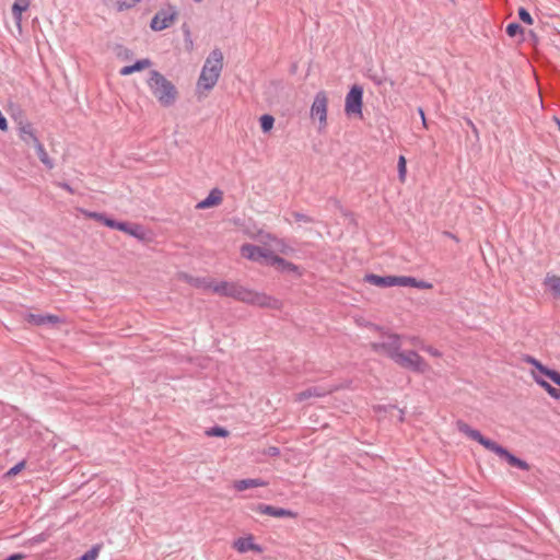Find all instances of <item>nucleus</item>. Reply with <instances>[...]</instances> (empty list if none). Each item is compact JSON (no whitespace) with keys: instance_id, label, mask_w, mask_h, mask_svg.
I'll return each instance as SVG.
<instances>
[{"instance_id":"32","label":"nucleus","mask_w":560,"mask_h":560,"mask_svg":"<svg viewBox=\"0 0 560 560\" xmlns=\"http://www.w3.org/2000/svg\"><path fill=\"white\" fill-rule=\"evenodd\" d=\"M208 436H218V438H226L229 435V431L223 427H212L206 431Z\"/></svg>"},{"instance_id":"1","label":"nucleus","mask_w":560,"mask_h":560,"mask_svg":"<svg viewBox=\"0 0 560 560\" xmlns=\"http://www.w3.org/2000/svg\"><path fill=\"white\" fill-rule=\"evenodd\" d=\"M223 68V54L220 49H213L207 57L201 69L197 89L198 91H210L217 84Z\"/></svg>"},{"instance_id":"7","label":"nucleus","mask_w":560,"mask_h":560,"mask_svg":"<svg viewBox=\"0 0 560 560\" xmlns=\"http://www.w3.org/2000/svg\"><path fill=\"white\" fill-rule=\"evenodd\" d=\"M241 254L244 258H247L252 261H265L267 265L271 264V257H273V253L254 244H244L241 247Z\"/></svg>"},{"instance_id":"50","label":"nucleus","mask_w":560,"mask_h":560,"mask_svg":"<svg viewBox=\"0 0 560 560\" xmlns=\"http://www.w3.org/2000/svg\"><path fill=\"white\" fill-rule=\"evenodd\" d=\"M539 385H541L546 390H548V386H551L548 382L546 381H537Z\"/></svg>"},{"instance_id":"37","label":"nucleus","mask_w":560,"mask_h":560,"mask_svg":"<svg viewBox=\"0 0 560 560\" xmlns=\"http://www.w3.org/2000/svg\"><path fill=\"white\" fill-rule=\"evenodd\" d=\"M407 174V167H406V159L404 155H400L398 159V177L400 182H405Z\"/></svg>"},{"instance_id":"22","label":"nucleus","mask_w":560,"mask_h":560,"mask_svg":"<svg viewBox=\"0 0 560 560\" xmlns=\"http://www.w3.org/2000/svg\"><path fill=\"white\" fill-rule=\"evenodd\" d=\"M267 485L268 483L266 481H264L262 479H259V478H255V479L248 478V479L236 480L234 482V488L237 491H244V490H247L249 488L265 487Z\"/></svg>"},{"instance_id":"17","label":"nucleus","mask_w":560,"mask_h":560,"mask_svg":"<svg viewBox=\"0 0 560 560\" xmlns=\"http://www.w3.org/2000/svg\"><path fill=\"white\" fill-rule=\"evenodd\" d=\"M364 281L380 288L395 287L396 282L395 276H378L375 273L365 275Z\"/></svg>"},{"instance_id":"38","label":"nucleus","mask_w":560,"mask_h":560,"mask_svg":"<svg viewBox=\"0 0 560 560\" xmlns=\"http://www.w3.org/2000/svg\"><path fill=\"white\" fill-rule=\"evenodd\" d=\"M518 18L521 21H523L525 24L532 25L534 23L532 15L525 8L518 9Z\"/></svg>"},{"instance_id":"36","label":"nucleus","mask_w":560,"mask_h":560,"mask_svg":"<svg viewBox=\"0 0 560 560\" xmlns=\"http://www.w3.org/2000/svg\"><path fill=\"white\" fill-rule=\"evenodd\" d=\"M368 78L377 86L383 85L386 82V77L383 73L369 72Z\"/></svg>"},{"instance_id":"39","label":"nucleus","mask_w":560,"mask_h":560,"mask_svg":"<svg viewBox=\"0 0 560 560\" xmlns=\"http://www.w3.org/2000/svg\"><path fill=\"white\" fill-rule=\"evenodd\" d=\"M292 215L295 219V221H298V222H303V223H314L315 222L314 218L306 215L304 213L298 212V211L293 212Z\"/></svg>"},{"instance_id":"27","label":"nucleus","mask_w":560,"mask_h":560,"mask_svg":"<svg viewBox=\"0 0 560 560\" xmlns=\"http://www.w3.org/2000/svg\"><path fill=\"white\" fill-rule=\"evenodd\" d=\"M232 288H233V282H229V281L214 282L212 292H214L221 296L229 298V292L231 291Z\"/></svg>"},{"instance_id":"42","label":"nucleus","mask_w":560,"mask_h":560,"mask_svg":"<svg viewBox=\"0 0 560 560\" xmlns=\"http://www.w3.org/2000/svg\"><path fill=\"white\" fill-rule=\"evenodd\" d=\"M264 454L270 457L280 455V450L277 446H269L264 451Z\"/></svg>"},{"instance_id":"46","label":"nucleus","mask_w":560,"mask_h":560,"mask_svg":"<svg viewBox=\"0 0 560 560\" xmlns=\"http://www.w3.org/2000/svg\"><path fill=\"white\" fill-rule=\"evenodd\" d=\"M25 558V555L23 553H13L4 558L3 560H23Z\"/></svg>"},{"instance_id":"49","label":"nucleus","mask_w":560,"mask_h":560,"mask_svg":"<svg viewBox=\"0 0 560 560\" xmlns=\"http://www.w3.org/2000/svg\"><path fill=\"white\" fill-rule=\"evenodd\" d=\"M467 124H468V127H470L475 133H478V130H477L475 124L470 119H467Z\"/></svg>"},{"instance_id":"3","label":"nucleus","mask_w":560,"mask_h":560,"mask_svg":"<svg viewBox=\"0 0 560 560\" xmlns=\"http://www.w3.org/2000/svg\"><path fill=\"white\" fill-rule=\"evenodd\" d=\"M148 86L162 106L173 105L177 97L175 85L158 70H151L148 78Z\"/></svg>"},{"instance_id":"18","label":"nucleus","mask_w":560,"mask_h":560,"mask_svg":"<svg viewBox=\"0 0 560 560\" xmlns=\"http://www.w3.org/2000/svg\"><path fill=\"white\" fill-rule=\"evenodd\" d=\"M26 320L30 324L36 325V326H43V325H56L61 322V319L56 315H44V314H28L26 316Z\"/></svg>"},{"instance_id":"29","label":"nucleus","mask_w":560,"mask_h":560,"mask_svg":"<svg viewBox=\"0 0 560 560\" xmlns=\"http://www.w3.org/2000/svg\"><path fill=\"white\" fill-rule=\"evenodd\" d=\"M395 287H412L415 288L416 278L409 276H395Z\"/></svg>"},{"instance_id":"16","label":"nucleus","mask_w":560,"mask_h":560,"mask_svg":"<svg viewBox=\"0 0 560 560\" xmlns=\"http://www.w3.org/2000/svg\"><path fill=\"white\" fill-rule=\"evenodd\" d=\"M233 547L241 553H245L247 551H262L261 547L254 542V538L252 535L236 539L233 542Z\"/></svg>"},{"instance_id":"44","label":"nucleus","mask_w":560,"mask_h":560,"mask_svg":"<svg viewBox=\"0 0 560 560\" xmlns=\"http://www.w3.org/2000/svg\"><path fill=\"white\" fill-rule=\"evenodd\" d=\"M432 283L430 282H427L424 280H418L416 279V284H415V288L417 289H432Z\"/></svg>"},{"instance_id":"48","label":"nucleus","mask_w":560,"mask_h":560,"mask_svg":"<svg viewBox=\"0 0 560 560\" xmlns=\"http://www.w3.org/2000/svg\"><path fill=\"white\" fill-rule=\"evenodd\" d=\"M60 187H62L63 189H66V190H67V191H69L70 194H72V192H73L72 188H71V187H70V185H69V184H67V183H61V184H60Z\"/></svg>"},{"instance_id":"2","label":"nucleus","mask_w":560,"mask_h":560,"mask_svg":"<svg viewBox=\"0 0 560 560\" xmlns=\"http://www.w3.org/2000/svg\"><path fill=\"white\" fill-rule=\"evenodd\" d=\"M229 298L260 307H268L272 310H279L281 307V302L278 299L266 293L249 290L237 282H233V288L229 292Z\"/></svg>"},{"instance_id":"4","label":"nucleus","mask_w":560,"mask_h":560,"mask_svg":"<svg viewBox=\"0 0 560 560\" xmlns=\"http://www.w3.org/2000/svg\"><path fill=\"white\" fill-rule=\"evenodd\" d=\"M394 362L404 369L417 373H424L429 368L424 359L413 350L407 352L400 351Z\"/></svg>"},{"instance_id":"5","label":"nucleus","mask_w":560,"mask_h":560,"mask_svg":"<svg viewBox=\"0 0 560 560\" xmlns=\"http://www.w3.org/2000/svg\"><path fill=\"white\" fill-rule=\"evenodd\" d=\"M371 348L375 352H383L388 358H390L393 361L397 358V355L400 353L401 349V341L400 336L397 334H390L387 336V339L381 342H372Z\"/></svg>"},{"instance_id":"41","label":"nucleus","mask_w":560,"mask_h":560,"mask_svg":"<svg viewBox=\"0 0 560 560\" xmlns=\"http://www.w3.org/2000/svg\"><path fill=\"white\" fill-rule=\"evenodd\" d=\"M546 376L549 377L555 384L560 386V373L558 371L550 369Z\"/></svg>"},{"instance_id":"19","label":"nucleus","mask_w":560,"mask_h":560,"mask_svg":"<svg viewBox=\"0 0 560 560\" xmlns=\"http://www.w3.org/2000/svg\"><path fill=\"white\" fill-rule=\"evenodd\" d=\"M222 201V191L218 188H214L210 191L208 197L203 200L199 201L196 206L197 209H208L214 206L220 205Z\"/></svg>"},{"instance_id":"30","label":"nucleus","mask_w":560,"mask_h":560,"mask_svg":"<svg viewBox=\"0 0 560 560\" xmlns=\"http://www.w3.org/2000/svg\"><path fill=\"white\" fill-rule=\"evenodd\" d=\"M524 362L535 366L540 373H542L544 375H547V373L550 371V369H548L547 366H545L540 361H538L537 359H535L534 357H530V355H526L524 358Z\"/></svg>"},{"instance_id":"33","label":"nucleus","mask_w":560,"mask_h":560,"mask_svg":"<svg viewBox=\"0 0 560 560\" xmlns=\"http://www.w3.org/2000/svg\"><path fill=\"white\" fill-rule=\"evenodd\" d=\"M506 34L510 36V37H515L517 35H523L524 33V30L523 27L516 23V22H513V23H510L508 26H506Z\"/></svg>"},{"instance_id":"40","label":"nucleus","mask_w":560,"mask_h":560,"mask_svg":"<svg viewBox=\"0 0 560 560\" xmlns=\"http://www.w3.org/2000/svg\"><path fill=\"white\" fill-rule=\"evenodd\" d=\"M25 466V462L22 460L20 463H18L16 465H14L13 467H11L8 471H7V476L11 477V476H15L18 475Z\"/></svg>"},{"instance_id":"14","label":"nucleus","mask_w":560,"mask_h":560,"mask_svg":"<svg viewBox=\"0 0 560 560\" xmlns=\"http://www.w3.org/2000/svg\"><path fill=\"white\" fill-rule=\"evenodd\" d=\"M112 229L125 232L138 240H143L145 236L144 230L140 224H130L128 222L114 221L110 222Z\"/></svg>"},{"instance_id":"35","label":"nucleus","mask_w":560,"mask_h":560,"mask_svg":"<svg viewBox=\"0 0 560 560\" xmlns=\"http://www.w3.org/2000/svg\"><path fill=\"white\" fill-rule=\"evenodd\" d=\"M100 551H101V546L95 545L90 550H88L85 553H83L80 557V560H96Z\"/></svg>"},{"instance_id":"21","label":"nucleus","mask_w":560,"mask_h":560,"mask_svg":"<svg viewBox=\"0 0 560 560\" xmlns=\"http://www.w3.org/2000/svg\"><path fill=\"white\" fill-rule=\"evenodd\" d=\"M31 0H15L12 5V15L15 24L21 27L22 13L30 8Z\"/></svg>"},{"instance_id":"13","label":"nucleus","mask_w":560,"mask_h":560,"mask_svg":"<svg viewBox=\"0 0 560 560\" xmlns=\"http://www.w3.org/2000/svg\"><path fill=\"white\" fill-rule=\"evenodd\" d=\"M338 389V386H312L296 394L295 400L303 401L312 397H325Z\"/></svg>"},{"instance_id":"51","label":"nucleus","mask_w":560,"mask_h":560,"mask_svg":"<svg viewBox=\"0 0 560 560\" xmlns=\"http://www.w3.org/2000/svg\"><path fill=\"white\" fill-rule=\"evenodd\" d=\"M555 121H556V124H557V126H558V128H559V130H560V119H559V118H557V117H555Z\"/></svg>"},{"instance_id":"23","label":"nucleus","mask_w":560,"mask_h":560,"mask_svg":"<svg viewBox=\"0 0 560 560\" xmlns=\"http://www.w3.org/2000/svg\"><path fill=\"white\" fill-rule=\"evenodd\" d=\"M152 65L151 60L148 58L137 60L133 65L125 66L120 69L119 73L121 75H129L133 72L141 71L143 69L149 68Z\"/></svg>"},{"instance_id":"45","label":"nucleus","mask_w":560,"mask_h":560,"mask_svg":"<svg viewBox=\"0 0 560 560\" xmlns=\"http://www.w3.org/2000/svg\"><path fill=\"white\" fill-rule=\"evenodd\" d=\"M547 393H548L551 397H553V398H556V399H560V392H559L557 388H555L553 386H548V390H547Z\"/></svg>"},{"instance_id":"25","label":"nucleus","mask_w":560,"mask_h":560,"mask_svg":"<svg viewBox=\"0 0 560 560\" xmlns=\"http://www.w3.org/2000/svg\"><path fill=\"white\" fill-rule=\"evenodd\" d=\"M81 212L83 213V215L85 218H90V219H93L102 224H104L105 226H108L112 229V224L110 222H114L115 220L114 219H110L108 218L105 213L103 212H95V211H90V210H81Z\"/></svg>"},{"instance_id":"28","label":"nucleus","mask_w":560,"mask_h":560,"mask_svg":"<svg viewBox=\"0 0 560 560\" xmlns=\"http://www.w3.org/2000/svg\"><path fill=\"white\" fill-rule=\"evenodd\" d=\"M546 285L555 295L560 296V277L551 276L546 278Z\"/></svg>"},{"instance_id":"9","label":"nucleus","mask_w":560,"mask_h":560,"mask_svg":"<svg viewBox=\"0 0 560 560\" xmlns=\"http://www.w3.org/2000/svg\"><path fill=\"white\" fill-rule=\"evenodd\" d=\"M177 16V11L170 7L166 10L159 11L151 20L150 26L153 31H163L171 26Z\"/></svg>"},{"instance_id":"34","label":"nucleus","mask_w":560,"mask_h":560,"mask_svg":"<svg viewBox=\"0 0 560 560\" xmlns=\"http://www.w3.org/2000/svg\"><path fill=\"white\" fill-rule=\"evenodd\" d=\"M139 2H141V0H116V7L118 11H125L133 8Z\"/></svg>"},{"instance_id":"6","label":"nucleus","mask_w":560,"mask_h":560,"mask_svg":"<svg viewBox=\"0 0 560 560\" xmlns=\"http://www.w3.org/2000/svg\"><path fill=\"white\" fill-rule=\"evenodd\" d=\"M363 89L360 85H353L346 95L345 112L348 116H362Z\"/></svg>"},{"instance_id":"24","label":"nucleus","mask_w":560,"mask_h":560,"mask_svg":"<svg viewBox=\"0 0 560 560\" xmlns=\"http://www.w3.org/2000/svg\"><path fill=\"white\" fill-rule=\"evenodd\" d=\"M271 266H277L280 270L282 271H288V272H298L299 268L298 266H295L294 264L285 260L284 258L278 256V255H273V257H271Z\"/></svg>"},{"instance_id":"53","label":"nucleus","mask_w":560,"mask_h":560,"mask_svg":"<svg viewBox=\"0 0 560 560\" xmlns=\"http://www.w3.org/2000/svg\"><path fill=\"white\" fill-rule=\"evenodd\" d=\"M196 3H200L202 0H194Z\"/></svg>"},{"instance_id":"31","label":"nucleus","mask_w":560,"mask_h":560,"mask_svg":"<svg viewBox=\"0 0 560 560\" xmlns=\"http://www.w3.org/2000/svg\"><path fill=\"white\" fill-rule=\"evenodd\" d=\"M260 128L264 132H269L272 127H273V124H275V118L273 116L269 115V114H265L260 117Z\"/></svg>"},{"instance_id":"26","label":"nucleus","mask_w":560,"mask_h":560,"mask_svg":"<svg viewBox=\"0 0 560 560\" xmlns=\"http://www.w3.org/2000/svg\"><path fill=\"white\" fill-rule=\"evenodd\" d=\"M35 150H36V153L38 155V159L40 160V162L49 170L54 168V162L48 156L44 145L42 144V142H38L36 145H35Z\"/></svg>"},{"instance_id":"43","label":"nucleus","mask_w":560,"mask_h":560,"mask_svg":"<svg viewBox=\"0 0 560 560\" xmlns=\"http://www.w3.org/2000/svg\"><path fill=\"white\" fill-rule=\"evenodd\" d=\"M421 349L423 351L428 352L429 354H431L432 357L439 358L442 355V353L438 349L433 348L432 346L422 347Z\"/></svg>"},{"instance_id":"20","label":"nucleus","mask_w":560,"mask_h":560,"mask_svg":"<svg viewBox=\"0 0 560 560\" xmlns=\"http://www.w3.org/2000/svg\"><path fill=\"white\" fill-rule=\"evenodd\" d=\"M183 278L188 282L191 287L202 290H213L214 281L210 278H201V277H192L189 275H184Z\"/></svg>"},{"instance_id":"47","label":"nucleus","mask_w":560,"mask_h":560,"mask_svg":"<svg viewBox=\"0 0 560 560\" xmlns=\"http://www.w3.org/2000/svg\"><path fill=\"white\" fill-rule=\"evenodd\" d=\"M418 113L420 115V119L422 120L423 127L427 128L428 125H427V119H425L424 110L421 107H419L418 108Z\"/></svg>"},{"instance_id":"11","label":"nucleus","mask_w":560,"mask_h":560,"mask_svg":"<svg viewBox=\"0 0 560 560\" xmlns=\"http://www.w3.org/2000/svg\"><path fill=\"white\" fill-rule=\"evenodd\" d=\"M457 427H458V430L464 433L465 435H467L468 438H470L471 440L478 442L479 444H481L482 446H485L488 451L492 452L494 450V447L498 445L497 442L488 439V438H485L480 431L476 430V429H472L471 427H469L467 423L463 422V421H459L457 423Z\"/></svg>"},{"instance_id":"8","label":"nucleus","mask_w":560,"mask_h":560,"mask_svg":"<svg viewBox=\"0 0 560 560\" xmlns=\"http://www.w3.org/2000/svg\"><path fill=\"white\" fill-rule=\"evenodd\" d=\"M327 105L328 98L326 93L324 91L316 93L311 106V116L318 119L322 126H325L327 122Z\"/></svg>"},{"instance_id":"12","label":"nucleus","mask_w":560,"mask_h":560,"mask_svg":"<svg viewBox=\"0 0 560 560\" xmlns=\"http://www.w3.org/2000/svg\"><path fill=\"white\" fill-rule=\"evenodd\" d=\"M495 455H498L500 458L504 459L510 466L516 467L521 470L528 471L529 470V464L515 455H513L511 452H509L505 447L498 444L494 450L492 451Z\"/></svg>"},{"instance_id":"10","label":"nucleus","mask_w":560,"mask_h":560,"mask_svg":"<svg viewBox=\"0 0 560 560\" xmlns=\"http://www.w3.org/2000/svg\"><path fill=\"white\" fill-rule=\"evenodd\" d=\"M250 510L256 513H259V514H266V515H269L272 517H279V518H281V517L295 518L298 516V513L292 510L284 509V508H278V506L264 504V503L253 504Z\"/></svg>"},{"instance_id":"15","label":"nucleus","mask_w":560,"mask_h":560,"mask_svg":"<svg viewBox=\"0 0 560 560\" xmlns=\"http://www.w3.org/2000/svg\"><path fill=\"white\" fill-rule=\"evenodd\" d=\"M18 131L20 139L26 144H33L35 147L38 142H40L31 122H21Z\"/></svg>"},{"instance_id":"52","label":"nucleus","mask_w":560,"mask_h":560,"mask_svg":"<svg viewBox=\"0 0 560 560\" xmlns=\"http://www.w3.org/2000/svg\"><path fill=\"white\" fill-rule=\"evenodd\" d=\"M450 237L456 240V237L452 233H446Z\"/></svg>"}]
</instances>
